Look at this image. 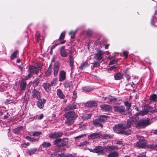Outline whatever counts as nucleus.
I'll return each mask as SVG.
<instances>
[{
	"label": "nucleus",
	"instance_id": "774afa93",
	"mask_svg": "<svg viewBox=\"0 0 157 157\" xmlns=\"http://www.w3.org/2000/svg\"><path fill=\"white\" fill-rule=\"evenodd\" d=\"M137 157H147L145 155V153H143L142 154H140Z\"/></svg>",
	"mask_w": 157,
	"mask_h": 157
},
{
	"label": "nucleus",
	"instance_id": "8fccbe9b",
	"mask_svg": "<svg viewBox=\"0 0 157 157\" xmlns=\"http://www.w3.org/2000/svg\"><path fill=\"white\" fill-rule=\"evenodd\" d=\"M65 36V32H63L60 34L59 37L58 39L59 40H61L63 39Z\"/></svg>",
	"mask_w": 157,
	"mask_h": 157
},
{
	"label": "nucleus",
	"instance_id": "58836bf2",
	"mask_svg": "<svg viewBox=\"0 0 157 157\" xmlns=\"http://www.w3.org/2000/svg\"><path fill=\"white\" fill-rule=\"evenodd\" d=\"M61 141L62 147L66 146L67 143L68 142V139L66 138L61 139Z\"/></svg>",
	"mask_w": 157,
	"mask_h": 157
},
{
	"label": "nucleus",
	"instance_id": "e433bc0d",
	"mask_svg": "<svg viewBox=\"0 0 157 157\" xmlns=\"http://www.w3.org/2000/svg\"><path fill=\"white\" fill-rule=\"evenodd\" d=\"M89 66V64L87 61L82 63L81 66L79 67V69L82 70L83 69Z\"/></svg>",
	"mask_w": 157,
	"mask_h": 157
},
{
	"label": "nucleus",
	"instance_id": "a19ab883",
	"mask_svg": "<svg viewBox=\"0 0 157 157\" xmlns=\"http://www.w3.org/2000/svg\"><path fill=\"white\" fill-rule=\"evenodd\" d=\"M37 150L38 149L37 148L31 149L28 151V153L30 155H31L34 154L35 152L37 151Z\"/></svg>",
	"mask_w": 157,
	"mask_h": 157
},
{
	"label": "nucleus",
	"instance_id": "a211bd4d",
	"mask_svg": "<svg viewBox=\"0 0 157 157\" xmlns=\"http://www.w3.org/2000/svg\"><path fill=\"white\" fill-rule=\"evenodd\" d=\"M63 84L65 88L68 89L69 90L73 87V83L71 81H66L63 82Z\"/></svg>",
	"mask_w": 157,
	"mask_h": 157
},
{
	"label": "nucleus",
	"instance_id": "09e8293b",
	"mask_svg": "<svg viewBox=\"0 0 157 157\" xmlns=\"http://www.w3.org/2000/svg\"><path fill=\"white\" fill-rule=\"evenodd\" d=\"M125 105L126 107L128 110H129L131 106V103H129L128 101H126L124 102Z\"/></svg>",
	"mask_w": 157,
	"mask_h": 157
},
{
	"label": "nucleus",
	"instance_id": "9d476101",
	"mask_svg": "<svg viewBox=\"0 0 157 157\" xmlns=\"http://www.w3.org/2000/svg\"><path fill=\"white\" fill-rule=\"evenodd\" d=\"M32 94L33 98H36L37 99H39L41 98L40 92L36 89L32 90Z\"/></svg>",
	"mask_w": 157,
	"mask_h": 157
},
{
	"label": "nucleus",
	"instance_id": "0eeeda50",
	"mask_svg": "<svg viewBox=\"0 0 157 157\" xmlns=\"http://www.w3.org/2000/svg\"><path fill=\"white\" fill-rule=\"evenodd\" d=\"M63 135L62 132L58 131L50 134L49 137L51 139H57L61 137Z\"/></svg>",
	"mask_w": 157,
	"mask_h": 157
},
{
	"label": "nucleus",
	"instance_id": "ea45409f",
	"mask_svg": "<svg viewBox=\"0 0 157 157\" xmlns=\"http://www.w3.org/2000/svg\"><path fill=\"white\" fill-rule=\"evenodd\" d=\"M148 113V109L146 108L144 109V110L140 111L139 113V115H141V116H143L147 114Z\"/></svg>",
	"mask_w": 157,
	"mask_h": 157
},
{
	"label": "nucleus",
	"instance_id": "f8f14e48",
	"mask_svg": "<svg viewBox=\"0 0 157 157\" xmlns=\"http://www.w3.org/2000/svg\"><path fill=\"white\" fill-rule=\"evenodd\" d=\"M29 73L33 75L34 73L37 75L38 73V70H37V67L32 65L30 66L29 68Z\"/></svg>",
	"mask_w": 157,
	"mask_h": 157
},
{
	"label": "nucleus",
	"instance_id": "c03bdc74",
	"mask_svg": "<svg viewBox=\"0 0 157 157\" xmlns=\"http://www.w3.org/2000/svg\"><path fill=\"white\" fill-rule=\"evenodd\" d=\"M157 98V97L156 95L155 94H153L150 96V100L153 101L155 102L156 101V99Z\"/></svg>",
	"mask_w": 157,
	"mask_h": 157
},
{
	"label": "nucleus",
	"instance_id": "f704fd0d",
	"mask_svg": "<svg viewBox=\"0 0 157 157\" xmlns=\"http://www.w3.org/2000/svg\"><path fill=\"white\" fill-rule=\"evenodd\" d=\"M82 90L83 91L86 92H90L93 90V89L91 87L89 86H85L82 87Z\"/></svg>",
	"mask_w": 157,
	"mask_h": 157
},
{
	"label": "nucleus",
	"instance_id": "72a5a7b5",
	"mask_svg": "<svg viewBox=\"0 0 157 157\" xmlns=\"http://www.w3.org/2000/svg\"><path fill=\"white\" fill-rule=\"evenodd\" d=\"M123 78V76L120 73H117L114 75V78L116 80H120Z\"/></svg>",
	"mask_w": 157,
	"mask_h": 157
},
{
	"label": "nucleus",
	"instance_id": "bb28decb",
	"mask_svg": "<svg viewBox=\"0 0 157 157\" xmlns=\"http://www.w3.org/2000/svg\"><path fill=\"white\" fill-rule=\"evenodd\" d=\"M57 95L61 99L64 98L65 96L62 90L60 89H58L57 90Z\"/></svg>",
	"mask_w": 157,
	"mask_h": 157
},
{
	"label": "nucleus",
	"instance_id": "13d9d810",
	"mask_svg": "<svg viewBox=\"0 0 157 157\" xmlns=\"http://www.w3.org/2000/svg\"><path fill=\"white\" fill-rule=\"evenodd\" d=\"M123 53L124 56H125V58H127L128 56V52L127 51H123Z\"/></svg>",
	"mask_w": 157,
	"mask_h": 157
},
{
	"label": "nucleus",
	"instance_id": "1a4fd4ad",
	"mask_svg": "<svg viewBox=\"0 0 157 157\" xmlns=\"http://www.w3.org/2000/svg\"><path fill=\"white\" fill-rule=\"evenodd\" d=\"M147 142H141L140 141L137 142L136 144V146L138 148H150V145H152V144H147Z\"/></svg>",
	"mask_w": 157,
	"mask_h": 157
},
{
	"label": "nucleus",
	"instance_id": "0e129e2a",
	"mask_svg": "<svg viewBox=\"0 0 157 157\" xmlns=\"http://www.w3.org/2000/svg\"><path fill=\"white\" fill-rule=\"evenodd\" d=\"M70 62L69 63H72L74 62V58L73 56H71V55H70V57H69Z\"/></svg>",
	"mask_w": 157,
	"mask_h": 157
},
{
	"label": "nucleus",
	"instance_id": "bf43d9fd",
	"mask_svg": "<svg viewBox=\"0 0 157 157\" xmlns=\"http://www.w3.org/2000/svg\"><path fill=\"white\" fill-rule=\"evenodd\" d=\"M77 97V92L75 91H74L73 92V98L74 99H76Z\"/></svg>",
	"mask_w": 157,
	"mask_h": 157
},
{
	"label": "nucleus",
	"instance_id": "5701e85b",
	"mask_svg": "<svg viewBox=\"0 0 157 157\" xmlns=\"http://www.w3.org/2000/svg\"><path fill=\"white\" fill-rule=\"evenodd\" d=\"M101 133L100 132H95L92 133L88 136V137L93 139L98 137H101Z\"/></svg>",
	"mask_w": 157,
	"mask_h": 157
},
{
	"label": "nucleus",
	"instance_id": "f3484780",
	"mask_svg": "<svg viewBox=\"0 0 157 157\" xmlns=\"http://www.w3.org/2000/svg\"><path fill=\"white\" fill-rule=\"evenodd\" d=\"M59 69V63H54L53 68L54 76L56 77L57 76Z\"/></svg>",
	"mask_w": 157,
	"mask_h": 157
},
{
	"label": "nucleus",
	"instance_id": "5fc2aeb1",
	"mask_svg": "<svg viewBox=\"0 0 157 157\" xmlns=\"http://www.w3.org/2000/svg\"><path fill=\"white\" fill-rule=\"evenodd\" d=\"M138 140V141L141 142H144L147 143V141L144 139V137L143 136H140Z\"/></svg>",
	"mask_w": 157,
	"mask_h": 157
},
{
	"label": "nucleus",
	"instance_id": "dca6fc26",
	"mask_svg": "<svg viewBox=\"0 0 157 157\" xmlns=\"http://www.w3.org/2000/svg\"><path fill=\"white\" fill-rule=\"evenodd\" d=\"M85 106L87 107H94L97 106V103L95 101H89L85 104Z\"/></svg>",
	"mask_w": 157,
	"mask_h": 157
},
{
	"label": "nucleus",
	"instance_id": "4468645a",
	"mask_svg": "<svg viewBox=\"0 0 157 157\" xmlns=\"http://www.w3.org/2000/svg\"><path fill=\"white\" fill-rule=\"evenodd\" d=\"M66 79V72L63 71H61L59 75V81L62 82Z\"/></svg>",
	"mask_w": 157,
	"mask_h": 157
},
{
	"label": "nucleus",
	"instance_id": "864d4df0",
	"mask_svg": "<svg viewBox=\"0 0 157 157\" xmlns=\"http://www.w3.org/2000/svg\"><path fill=\"white\" fill-rule=\"evenodd\" d=\"M41 134L42 132H35L33 133V136H38Z\"/></svg>",
	"mask_w": 157,
	"mask_h": 157
},
{
	"label": "nucleus",
	"instance_id": "de8ad7c7",
	"mask_svg": "<svg viewBox=\"0 0 157 157\" xmlns=\"http://www.w3.org/2000/svg\"><path fill=\"white\" fill-rule=\"evenodd\" d=\"M57 78H54L52 80L50 83L52 86H56L57 83Z\"/></svg>",
	"mask_w": 157,
	"mask_h": 157
},
{
	"label": "nucleus",
	"instance_id": "a878e982",
	"mask_svg": "<svg viewBox=\"0 0 157 157\" xmlns=\"http://www.w3.org/2000/svg\"><path fill=\"white\" fill-rule=\"evenodd\" d=\"M26 85V82L24 80L22 79L20 85V87L21 91L25 90Z\"/></svg>",
	"mask_w": 157,
	"mask_h": 157
},
{
	"label": "nucleus",
	"instance_id": "6ab92c4d",
	"mask_svg": "<svg viewBox=\"0 0 157 157\" xmlns=\"http://www.w3.org/2000/svg\"><path fill=\"white\" fill-rule=\"evenodd\" d=\"M76 104L72 103L68 105L64 109V110L65 111H69L77 109Z\"/></svg>",
	"mask_w": 157,
	"mask_h": 157
},
{
	"label": "nucleus",
	"instance_id": "aec40b11",
	"mask_svg": "<svg viewBox=\"0 0 157 157\" xmlns=\"http://www.w3.org/2000/svg\"><path fill=\"white\" fill-rule=\"evenodd\" d=\"M156 6H155V14L154 16L156 15H157V3L156 4ZM155 22H157V17H156L155 16H154L152 17V18L151 19V23L152 25L157 27V26L155 25H154V23Z\"/></svg>",
	"mask_w": 157,
	"mask_h": 157
},
{
	"label": "nucleus",
	"instance_id": "680f3d73",
	"mask_svg": "<svg viewBox=\"0 0 157 157\" xmlns=\"http://www.w3.org/2000/svg\"><path fill=\"white\" fill-rule=\"evenodd\" d=\"M13 102V101L11 100H6L5 102V103L7 104H10Z\"/></svg>",
	"mask_w": 157,
	"mask_h": 157
},
{
	"label": "nucleus",
	"instance_id": "4be33fe9",
	"mask_svg": "<svg viewBox=\"0 0 157 157\" xmlns=\"http://www.w3.org/2000/svg\"><path fill=\"white\" fill-rule=\"evenodd\" d=\"M105 100H106L107 103L110 104L115 103L117 101L116 98L112 97H105Z\"/></svg>",
	"mask_w": 157,
	"mask_h": 157
},
{
	"label": "nucleus",
	"instance_id": "69168bd1",
	"mask_svg": "<svg viewBox=\"0 0 157 157\" xmlns=\"http://www.w3.org/2000/svg\"><path fill=\"white\" fill-rule=\"evenodd\" d=\"M117 63V61L113 59V60L111 61L109 63V65H113L116 63Z\"/></svg>",
	"mask_w": 157,
	"mask_h": 157
},
{
	"label": "nucleus",
	"instance_id": "a18cd8bd",
	"mask_svg": "<svg viewBox=\"0 0 157 157\" xmlns=\"http://www.w3.org/2000/svg\"><path fill=\"white\" fill-rule=\"evenodd\" d=\"M77 31V29L75 31H71L69 33V35L71 36V39H74L75 37V34Z\"/></svg>",
	"mask_w": 157,
	"mask_h": 157
},
{
	"label": "nucleus",
	"instance_id": "3c124183",
	"mask_svg": "<svg viewBox=\"0 0 157 157\" xmlns=\"http://www.w3.org/2000/svg\"><path fill=\"white\" fill-rule=\"evenodd\" d=\"M101 63H100L99 62H98L97 60V61L95 62V63H93V68H94V67H97L98 66H100V64Z\"/></svg>",
	"mask_w": 157,
	"mask_h": 157
},
{
	"label": "nucleus",
	"instance_id": "39448f33",
	"mask_svg": "<svg viewBox=\"0 0 157 157\" xmlns=\"http://www.w3.org/2000/svg\"><path fill=\"white\" fill-rule=\"evenodd\" d=\"M151 124L148 119H143L138 120L136 123V127L138 128H144Z\"/></svg>",
	"mask_w": 157,
	"mask_h": 157
},
{
	"label": "nucleus",
	"instance_id": "b1692460",
	"mask_svg": "<svg viewBox=\"0 0 157 157\" xmlns=\"http://www.w3.org/2000/svg\"><path fill=\"white\" fill-rule=\"evenodd\" d=\"M100 107L105 111H109L112 109V107L110 105L106 104L101 105L100 106Z\"/></svg>",
	"mask_w": 157,
	"mask_h": 157
},
{
	"label": "nucleus",
	"instance_id": "20e7f679",
	"mask_svg": "<svg viewBox=\"0 0 157 157\" xmlns=\"http://www.w3.org/2000/svg\"><path fill=\"white\" fill-rule=\"evenodd\" d=\"M107 116L104 115H101L94 120H93V123L95 126L102 128L103 127L102 124L104 123L106 119Z\"/></svg>",
	"mask_w": 157,
	"mask_h": 157
},
{
	"label": "nucleus",
	"instance_id": "473e14b6",
	"mask_svg": "<svg viewBox=\"0 0 157 157\" xmlns=\"http://www.w3.org/2000/svg\"><path fill=\"white\" fill-rule=\"evenodd\" d=\"M55 157H74L71 154L66 155L64 154H58L56 155Z\"/></svg>",
	"mask_w": 157,
	"mask_h": 157
},
{
	"label": "nucleus",
	"instance_id": "393cba45",
	"mask_svg": "<svg viewBox=\"0 0 157 157\" xmlns=\"http://www.w3.org/2000/svg\"><path fill=\"white\" fill-rule=\"evenodd\" d=\"M61 140V139L60 138L56 139L53 141V145H56L58 147H62Z\"/></svg>",
	"mask_w": 157,
	"mask_h": 157
},
{
	"label": "nucleus",
	"instance_id": "37998d69",
	"mask_svg": "<svg viewBox=\"0 0 157 157\" xmlns=\"http://www.w3.org/2000/svg\"><path fill=\"white\" fill-rule=\"evenodd\" d=\"M18 53V51L16 50L12 54L11 57L10 59L11 60L13 59H15Z\"/></svg>",
	"mask_w": 157,
	"mask_h": 157
},
{
	"label": "nucleus",
	"instance_id": "f257e3e1",
	"mask_svg": "<svg viewBox=\"0 0 157 157\" xmlns=\"http://www.w3.org/2000/svg\"><path fill=\"white\" fill-rule=\"evenodd\" d=\"M63 116L66 119L64 124H66L67 126L73 124L78 117V115L73 111L65 113Z\"/></svg>",
	"mask_w": 157,
	"mask_h": 157
},
{
	"label": "nucleus",
	"instance_id": "4d7b16f0",
	"mask_svg": "<svg viewBox=\"0 0 157 157\" xmlns=\"http://www.w3.org/2000/svg\"><path fill=\"white\" fill-rule=\"evenodd\" d=\"M146 109H148V112H150L153 113L155 112L154 110H150V109H153V107L151 106H149L147 108H146Z\"/></svg>",
	"mask_w": 157,
	"mask_h": 157
},
{
	"label": "nucleus",
	"instance_id": "6e6552de",
	"mask_svg": "<svg viewBox=\"0 0 157 157\" xmlns=\"http://www.w3.org/2000/svg\"><path fill=\"white\" fill-rule=\"evenodd\" d=\"M104 54L103 52L100 50L95 54V57L96 58L97 60L100 63H101L103 61Z\"/></svg>",
	"mask_w": 157,
	"mask_h": 157
},
{
	"label": "nucleus",
	"instance_id": "49530a36",
	"mask_svg": "<svg viewBox=\"0 0 157 157\" xmlns=\"http://www.w3.org/2000/svg\"><path fill=\"white\" fill-rule=\"evenodd\" d=\"M66 42V40H63L61 41L59 44H57L55 45H52L51 47V49H54L56 46H57V45L60 44H64Z\"/></svg>",
	"mask_w": 157,
	"mask_h": 157
},
{
	"label": "nucleus",
	"instance_id": "cd10ccee",
	"mask_svg": "<svg viewBox=\"0 0 157 157\" xmlns=\"http://www.w3.org/2000/svg\"><path fill=\"white\" fill-rule=\"evenodd\" d=\"M52 72V66L50 64L47 70L45 72V75L46 77H49L50 76Z\"/></svg>",
	"mask_w": 157,
	"mask_h": 157
},
{
	"label": "nucleus",
	"instance_id": "7c9ffc66",
	"mask_svg": "<svg viewBox=\"0 0 157 157\" xmlns=\"http://www.w3.org/2000/svg\"><path fill=\"white\" fill-rule=\"evenodd\" d=\"M92 115L91 113L85 114L82 116V118L84 121L87 120L91 118Z\"/></svg>",
	"mask_w": 157,
	"mask_h": 157
},
{
	"label": "nucleus",
	"instance_id": "603ef678",
	"mask_svg": "<svg viewBox=\"0 0 157 157\" xmlns=\"http://www.w3.org/2000/svg\"><path fill=\"white\" fill-rule=\"evenodd\" d=\"M150 146L151 149L157 151V144H152V145H150Z\"/></svg>",
	"mask_w": 157,
	"mask_h": 157
},
{
	"label": "nucleus",
	"instance_id": "7ed1b4c3",
	"mask_svg": "<svg viewBox=\"0 0 157 157\" xmlns=\"http://www.w3.org/2000/svg\"><path fill=\"white\" fill-rule=\"evenodd\" d=\"M137 119L136 117H132L127 120L126 124L120 123L119 127L124 128H129L131 127V126H134L135 125L136 127V123H137Z\"/></svg>",
	"mask_w": 157,
	"mask_h": 157
},
{
	"label": "nucleus",
	"instance_id": "ddd939ff",
	"mask_svg": "<svg viewBox=\"0 0 157 157\" xmlns=\"http://www.w3.org/2000/svg\"><path fill=\"white\" fill-rule=\"evenodd\" d=\"M36 103L37 106L40 109H43L44 107V104L46 101V100L44 98L38 99Z\"/></svg>",
	"mask_w": 157,
	"mask_h": 157
},
{
	"label": "nucleus",
	"instance_id": "79ce46f5",
	"mask_svg": "<svg viewBox=\"0 0 157 157\" xmlns=\"http://www.w3.org/2000/svg\"><path fill=\"white\" fill-rule=\"evenodd\" d=\"M42 146L44 148H48L51 146V144L49 142H44L42 144Z\"/></svg>",
	"mask_w": 157,
	"mask_h": 157
},
{
	"label": "nucleus",
	"instance_id": "6e6d98bb",
	"mask_svg": "<svg viewBox=\"0 0 157 157\" xmlns=\"http://www.w3.org/2000/svg\"><path fill=\"white\" fill-rule=\"evenodd\" d=\"M86 33L87 36H91L93 34V32L90 30H88L86 32Z\"/></svg>",
	"mask_w": 157,
	"mask_h": 157
},
{
	"label": "nucleus",
	"instance_id": "f03ea898",
	"mask_svg": "<svg viewBox=\"0 0 157 157\" xmlns=\"http://www.w3.org/2000/svg\"><path fill=\"white\" fill-rule=\"evenodd\" d=\"M120 124H117L113 127V129L115 132L125 135H128L132 133V131L131 130H125L128 128H124L120 127Z\"/></svg>",
	"mask_w": 157,
	"mask_h": 157
},
{
	"label": "nucleus",
	"instance_id": "e2e57ef3",
	"mask_svg": "<svg viewBox=\"0 0 157 157\" xmlns=\"http://www.w3.org/2000/svg\"><path fill=\"white\" fill-rule=\"evenodd\" d=\"M70 66L71 67V73L73 72L72 70L74 68V63H70Z\"/></svg>",
	"mask_w": 157,
	"mask_h": 157
},
{
	"label": "nucleus",
	"instance_id": "423d86ee",
	"mask_svg": "<svg viewBox=\"0 0 157 157\" xmlns=\"http://www.w3.org/2000/svg\"><path fill=\"white\" fill-rule=\"evenodd\" d=\"M87 149L90 152L98 153V155H102L105 151V148L101 146H96L94 149L89 148Z\"/></svg>",
	"mask_w": 157,
	"mask_h": 157
},
{
	"label": "nucleus",
	"instance_id": "c756f323",
	"mask_svg": "<svg viewBox=\"0 0 157 157\" xmlns=\"http://www.w3.org/2000/svg\"><path fill=\"white\" fill-rule=\"evenodd\" d=\"M119 153L118 151L111 152L108 155L107 157H118Z\"/></svg>",
	"mask_w": 157,
	"mask_h": 157
},
{
	"label": "nucleus",
	"instance_id": "2f4dec72",
	"mask_svg": "<svg viewBox=\"0 0 157 157\" xmlns=\"http://www.w3.org/2000/svg\"><path fill=\"white\" fill-rule=\"evenodd\" d=\"M24 128V126H20L14 129L13 132L14 133L16 134L18 133L19 132L23 130Z\"/></svg>",
	"mask_w": 157,
	"mask_h": 157
},
{
	"label": "nucleus",
	"instance_id": "338daca9",
	"mask_svg": "<svg viewBox=\"0 0 157 157\" xmlns=\"http://www.w3.org/2000/svg\"><path fill=\"white\" fill-rule=\"evenodd\" d=\"M88 142H83L80 143L79 144L80 146H83L86 145V144H87Z\"/></svg>",
	"mask_w": 157,
	"mask_h": 157
},
{
	"label": "nucleus",
	"instance_id": "4c0bfd02",
	"mask_svg": "<svg viewBox=\"0 0 157 157\" xmlns=\"http://www.w3.org/2000/svg\"><path fill=\"white\" fill-rule=\"evenodd\" d=\"M107 149L108 151H111L114 150H117L119 149V148L117 146H109Z\"/></svg>",
	"mask_w": 157,
	"mask_h": 157
},
{
	"label": "nucleus",
	"instance_id": "2eb2a0df",
	"mask_svg": "<svg viewBox=\"0 0 157 157\" xmlns=\"http://www.w3.org/2000/svg\"><path fill=\"white\" fill-rule=\"evenodd\" d=\"M59 54L62 57H66L68 56V53L65 49L64 46H62L59 49Z\"/></svg>",
	"mask_w": 157,
	"mask_h": 157
},
{
	"label": "nucleus",
	"instance_id": "c9c22d12",
	"mask_svg": "<svg viewBox=\"0 0 157 157\" xmlns=\"http://www.w3.org/2000/svg\"><path fill=\"white\" fill-rule=\"evenodd\" d=\"M112 136L107 134L102 135L101 134V138L104 139H111L112 138Z\"/></svg>",
	"mask_w": 157,
	"mask_h": 157
},
{
	"label": "nucleus",
	"instance_id": "052dcab7",
	"mask_svg": "<svg viewBox=\"0 0 157 157\" xmlns=\"http://www.w3.org/2000/svg\"><path fill=\"white\" fill-rule=\"evenodd\" d=\"M32 75L29 73L28 75L25 76V79L26 80H28L29 79V78H30Z\"/></svg>",
	"mask_w": 157,
	"mask_h": 157
},
{
	"label": "nucleus",
	"instance_id": "412c9836",
	"mask_svg": "<svg viewBox=\"0 0 157 157\" xmlns=\"http://www.w3.org/2000/svg\"><path fill=\"white\" fill-rule=\"evenodd\" d=\"M51 84L48 82H44L43 83L42 86L44 89L48 92L51 91Z\"/></svg>",
	"mask_w": 157,
	"mask_h": 157
},
{
	"label": "nucleus",
	"instance_id": "c85d7f7f",
	"mask_svg": "<svg viewBox=\"0 0 157 157\" xmlns=\"http://www.w3.org/2000/svg\"><path fill=\"white\" fill-rule=\"evenodd\" d=\"M40 78H36L34 79L33 82V86L35 88L38 86L40 82Z\"/></svg>",
	"mask_w": 157,
	"mask_h": 157
},
{
	"label": "nucleus",
	"instance_id": "9b49d317",
	"mask_svg": "<svg viewBox=\"0 0 157 157\" xmlns=\"http://www.w3.org/2000/svg\"><path fill=\"white\" fill-rule=\"evenodd\" d=\"M114 111L124 114L125 112V108L124 106H115L113 107Z\"/></svg>",
	"mask_w": 157,
	"mask_h": 157
}]
</instances>
